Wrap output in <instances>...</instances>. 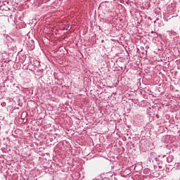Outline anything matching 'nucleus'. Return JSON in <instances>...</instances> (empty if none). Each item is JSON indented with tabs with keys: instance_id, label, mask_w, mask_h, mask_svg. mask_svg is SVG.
<instances>
[{
	"instance_id": "f03ea898",
	"label": "nucleus",
	"mask_w": 180,
	"mask_h": 180,
	"mask_svg": "<svg viewBox=\"0 0 180 180\" xmlns=\"http://www.w3.org/2000/svg\"><path fill=\"white\" fill-rule=\"evenodd\" d=\"M11 40H13V41H15V39H13V38H11Z\"/></svg>"
},
{
	"instance_id": "7ed1b4c3",
	"label": "nucleus",
	"mask_w": 180,
	"mask_h": 180,
	"mask_svg": "<svg viewBox=\"0 0 180 180\" xmlns=\"http://www.w3.org/2000/svg\"><path fill=\"white\" fill-rule=\"evenodd\" d=\"M66 30H68V28H66Z\"/></svg>"
},
{
	"instance_id": "f257e3e1",
	"label": "nucleus",
	"mask_w": 180,
	"mask_h": 180,
	"mask_svg": "<svg viewBox=\"0 0 180 180\" xmlns=\"http://www.w3.org/2000/svg\"><path fill=\"white\" fill-rule=\"evenodd\" d=\"M1 106H6V103H1Z\"/></svg>"
}]
</instances>
